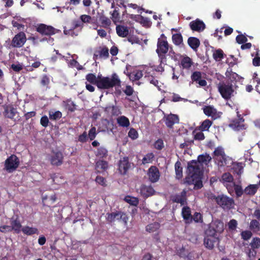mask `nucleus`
I'll return each mask as SVG.
<instances>
[{"label": "nucleus", "instance_id": "nucleus-1", "mask_svg": "<svg viewBox=\"0 0 260 260\" xmlns=\"http://www.w3.org/2000/svg\"><path fill=\"white\" fill-rule=\"evenodd\" d=\"M211 160V157L208 154L200 155L198 160H192L187 164V170L190 177L187 181L189 184H193V189L197 190L203 187L202 165H207Z\"/></svg>", "mask_w": 260, "mask_h": 260}, {"label": "nucleus", "instance_id": "nucleus-2", "mask_svg": "<svg viewBox=\"0 0 260 260\" xmlns=\"http://www.w3.org/2000/svg\"><path fill=\"white\" fill-rule=\"evenodd\" d=\"M171 46L168 42L167 37L164 34H161L160 37L157 39L156 52L158 55L159 61L161 63L166 64L167 61V53Z\"/></svg>", "mask_w": 260, "mask_h": 260}, {"label": "nucleus", "instance_id": "nucleus-3", "mask_svg": "<svg viewBox=\"0 0 260 260\" xmlns=\"http://www.w3.org/2000/svg\"><path fill=\"white\" fill-rule=\"evenodd\" d=\"M98 79L96 86L99 89H108L113 87L121 86V81L115 73L112 75L111 78L103 77L101 75H98Z\"/></svg>", "mask_w": 260, "mask_h": 260}, {"label": "nucleus", "instance_id": "nucleus-4", "mask_svg": "<svg viewBox=\"0 0 260 260\" xmlns=\"http://www.w3.org/2000/svg\"><path fill=\"white\" fill-rule=\"evenodd\" d=\"M213 156L217 162L218 166L220 167L224 166L229 167L234 163L232 158L225 154L222 147H217L215 149Z\"/></svg>", "mask_w": 260, "mask_h": 260}, {"label": "nucleus", "instance_id": "nucleus-5", "mask_svg": "<svg viewBox=\"0 0 260 260\" xmlns=\"http://www.w3.org/2000/svg\"><path fill=\"white\" fill-rule=\"evenodd\" d=\"M217 88L222 98L225 100H230L233 96L234 89L231 83L220 82L217 85Z\"/></svg>", "mask_w": 260, "mask_h": 260}, {"label": "nucleus", "instance_id": "nucleus-6", "mask_svg": "<svg viewBox=\"0 0 260 260\" xmlns=\"http://www.w3.org/2000/svg\"><path fill=\"white\" fill-rule=\"evenodd\" d=\"M212 198L215 201L217 205L224 210H230L234 206V200L227 196L224 194L217 196H213Z\"/></svg>", "mask_w": 260, "mask_h": 260}, {"label": "nucleus", "instance_id": "nucleus-7", "mask_svg": "<svg viewBox=\"0 0 260 260\" xmlns=\"http://www.w3.org/2000/svg\"><path fill=\"white\" fill-rule=\"evenodd\" d=\"M19 164L18 157L14 154H12L5 160V169L8 172L12 173L18 168Z\"/></svg>", "mask_w": 260, "mask_h": 260}, {"label": "nucleus", "instance_id": "nucleus-8", "mask_svg": "<svg viewBox=\"0 0 260 260\" xmlns=\"http://www.w3.org/2000/svg\"><path fill=\"white\" fill-rule=\"evenodd\" d=\"M36 30L42 36H50L58 32V30L51 25H47L44 23L38 24L36 26Z\"/></svg>", "mask_w": 260, "mask_h": 260}, {"label": "nucleus", "instance_id": "nucleus-9", "mask_svg": "<svg viewBox=\"0 0 260 260\" xmlns=\"http://www.w3.org/2000/svg\"><path fill=\"white\" fill-rule=\"evenodd\" d=\"M26 40L25 34L23 31H20L13 38L10 46L12 48H20L24 45Z\"/></svg>", "mask_w": 260, "mask_h": 260}, {"label": "nucleus", "instance_id": "nucleus-10", "mask_svg": "<svg viewBox=\"0 0 260 260\" xmlns=\"http://www.w3.org/2000/svg\"><path fill=\"white\" fill-rule=\"evenodd\" d=\"M107 220L110 222H114L116 220L118 221H122L126 224L127 222L128 217L127 215L121 211H116L115 212H112L111 213L107 214Z\"/></svg>", "mask_w": 260, "mask_h": 260}, {"label": "nucleus", "instance_id": "nucleus-11", "mask_svg": "<svg viewBox=\"0 0 260 260\" xmlns=\"http://www.w3.org/2000/svg\"><path fill=\"white\" fill-rule=\"evenodd\" d=\"M83 23L79 20H74L72 22L70 27L69 28L67 26L63 27V33L66 35L71 36L72 37H76L78 35V32L75 31V29L80 27H82Z\"/></svg>", "mask_w": 260, "mask_h": 260}, {"label": "nucleus", "instance_id": "nucleus-12", "mask_svg": "<svg viewBox=\"0 0 260 260\" xmlns=\"http://www.w3.org/2000/svg\"><path fill=\"white\" fill-rule=\"evenodd\" d=\"M2 107L4 109L3 114L4 117L13 119L17 113V109L14 108V106L11 104H5Z\"/></svg>", "mask_w": 260, "mask_h": 260}, {"label": "nucleus", "instance_id": "nucleus-13", "mask_svg": "<svg viewBox=\"0 0 260 260\" xmlns=\"http://www.w3.org/2000/svg\"><path fill=\"white\" fill-rule=\"evenodd\" d=\"M237 119L233 120L229 124V126L235 131H239L240 130L245 129L246 127L244 124V119L240 114L238 113Z\"/></svg>", "mask_w": 260, "mask_h": 260}, {"label": "nucleus", "instance_id": "nucleus-14", "mask_svg": "<svg viewBox=\"0 0 260 260\" xmlns=\"http://www.w3.org/2000/svg\"><path fill=\"white\" fill-rule=\"evenodd\" d=\"M10 223L12 230L15 233L19 234L21 232L22 228L18 214H14L10 218Z\"/></svg>", "mask_w": 260, "mask_h": 260}, {"label": "nucleus", "instance_id": "nucleus-15", "mask_svg": "<svg viewBox=\"0 0 260 260\" xmlns=\"http://www.w3.org/2000/svg\"><path fill=\"white\" fill-rule=\"evenodd\" d=\"M63 155L59 151H52L49 158L51 164L53 166H59L63 163Z\"/></svg>", "mask_w": 260, "mask_h": 260}, {"label": "nucleus", "instance_id": "nucleus-16", "mask_svg": "<svg viewBox=\"0 0 260 260\" xmlns=\"http://www.w3.org/2000/svg\"><path fill=\"white\" fill-rule=\"evenodd\" d=\"M204 113L208 117H211L213 120H215L220 117L221 112H218L213 106H205L203 108Z\"/></svg>", "mask_w": 260, "mask_h": 260}, {"label": "nucleus", "instance_id": "nucleus-17", "mask_svg": "<svg viewBox=\"0 0 260 260\" xmlns=\"http://www.w3.org/2000/svg\"><path fill=\"white\" fill-rule=\"evenodd\" d=\"M131 167V164L129 161L128 157H123L120 159L118 164V170L121 174L125 175Z\"/></svg>", "mask_w": 260, "mask_h": 260}, {"label": "nucleus", "instance_id": "nucleus-18", "mask_svg": "<svg viewBox=\"0 0 260 260\" xmlns=\"http://www.w3.org/2000/svg\"><path fill=\"white\" fill-rule=\"evenodd\" d=\"M147 175L149 181L152 183L157 182L160 177V173L158 169L154 166H152L149 168Z\"/></svg>", "mask_w": 260, "mask_h": 260}, {"label": "nucleus", "instance_id": "nucleus-19", "mask_svg": "<svg viewBox=\"0 0 260 260\" xmlns=\"http://www.w3.org/2000/svg\"><path fill=\"white\" fill-rule=\"evenodd\" d=\"M189 25L190 29L193 31L201 32L206 28L204 22L198 18L191 21Z\"/></svg>", "mask_w": 260, "mask_h": 260}, {"label": "nucleus", "instance_id": "nucleus-20", "mask_svg": "<svg viewBox=\"0 0 260 260\" xmlns=\"http://www.w3.org/2000/svg\"><path fill=\"white\" fill-rule=\"evenodd\" d=\"M171 200L173 203H180L181 205H184L186 204V191L183 190L180 194L172 195Z\"/></svg>", "mask_w": 260, "mask_h": 260}, {"label": "nucleus", "instance_id": "nucleus-21", "mask_svg": "<svg viewBox=\"0 0 260 260\" xmlns=\"http://www.w3.org/2000/svg\"><path fill=\"white\" fill-rule=\"evenodd\" d=\"M179 122V118L178 115L173 114H170L168 115L165 119L166 125L169 128H172L175 123H178Z\"/></svg>", "mask_w": 260, "mask_h": 260}, {"label": "nucleus", "instance_id": "nucleus-22", "mask_svg": "<svg viewBox=\"0 0 260 260\" xmlns=\"http://www.w3.org/2000/svg\"><path fill=\"white\" fill-rule=\"evenodd\" d=\"M191 79L193 82L198 83L200 86L204 87L207 85V81L202 79V73L200 71H195L191 76Z\"/></svg>", "mask_w": 260, "mask_h": 260}, {"label": "nucleus", "instance_id": "nucleus-23", "mask_svg": "<svg viewBox=\"0 0 260 260\" xmlns=\"http://www.w3.org/2000/svg\"><path fill=\"white\" fill-rule=\"evenodd\" d=\"M140 190L141 196L145 198L153 195L155 192L154 189L151 186H147L145 184H143L141 186Z\"/></svg>", "mask_w": 260, "mask_h": 260}, {"label": "nucleus", "instance_id": "nucleus-24", "mask_svg": "<svg viewBox=\"0 0 260 260\" xmlns=\"http://www.w3.org/2000/svg\"><path fill=\"white\" fill-rule=\"evenodd\" d=\"M181 215L186 223L192 222V215L190 208L188 206H184L182 209Z\"/></svg>", "mask_w": 260, "mask_h": 260}, {"label": "nucleus", "instance_id": "nucleus-25", "mask_svg": "<svg viewBox=\"0 0 260 260\" xmlns=\"http://www.w3.org/2000/svg\"><path fill=\"white\" fill-rule=\"evenodd\" d=\"M117 34L119 37L124 38L129 34V29L127 26L118 25L116 27Z\"/></svg>", "mask_w": 260, "mask_h": 260}, {"label": "nucleus", "instance_id": "nucleus-26", "mask_svg": "<svg viewBox=\"0 0 260 260\" xmlns=\"http://www.w3.org/2000/svg\"><path fill=\"white\" fill-rule=\"evenodd\" d=\"M187 43L189 47L194 51H197L200 45V41L199 39L193 37L188 38L187 40Z\"/></svg>", "mask_w": 260, "mask_h": 260}, {"label": "nucleus", "instance_id": "nucleus-27", "mask_svg": "<svg viewBox=\"0 0 260 260\" xmlns=\"http://www.w3.org/2000/svg\"><path fill=\"white\" fill-rule=\"evenodd\" d=\"M22 232L26 235L27 236H31L34 234H39L38 229L35 227H30L29 226H23L21 231Z\"/></svg>", "mask_w": 260, "mask_h": 260}, {"label": "nucleus", "instance_id": "nucleus-28", "mask_svg": "<svg viewBox=\"0 0 260 260\" xmlns=\"http://www.w3.org/2000/svg\"><path fill=\"white\" fill-rule=\"evenodd\" d=\"M112 8H114V10L111 14V19L114 23L118 22L120 20V9L114 6V3L112 4Z\"/></svg>", "mask_w": 260, "mask_h": 260}, {"label": "nucleus", "instance_id": "nucleus-29", "mask_svg": "<svg viewBox=\"0 0 260 260\" xmlns=\"http://www.w3.org/2000/svg\"><path fill=\"white\" fill-rule=\"evenodd\" d=\"M216 238L211 237H205L204 240V244L205 246L209 249H212L214 247V243L216 242Z\"/></svg>", "mask_w": 260, "mask_h": 260}, {"label": "nucleus", "instance_id": "nucleus-30", "mask_svg": "<svg viewBox=\"0 0 260 260\" xmlns=\"http://www.w3.org/2000/svg\"><path fill=\"white\" fill-rule=\"evenodd\" d=\"M192 64V59L188 56L184 57L181 60V65L183 69L188 70Z\"/></svg>", "mask_w": 260, "mask_h": 260}, {"label": "nucleus", "instance_id": "nucleus-31", "mask_svg": "<svg viewBox=\"0 0 260 260\" xmlns=\"http://www.w3.org/2000/svg\"><path fill=\"white\" fill-rule=\"evenodd\" d=\"M225 75L230 80L231 83L234 81L238 82L240 79L239 75L237 73L233 72L231 69L230 71L229 69L227 70L225 73Z\"/></svg>", "mask_w": 260, "mask_h": 260}, {"label": "nucleus", "instance_id": "nucleus-32", "mask_svg": "<svg viewBox=\"0 0 260 260\" xmlns=\"http://www.w3.org/2000/svg\"><path fill=\"white\" fill-rule=\"evenodd\" d=\"M117 123L119 126L123 127H127L130 125L128 118L125 116H120L118 117L117 118Z\"/></svg>", "mask_w": 260, "mask_h": 260}, {"label": "nucleus", "instance_id": "nucleus-33", "mask_svg": "<svg viewBox=\"0 0 260 260\" xmlns=\"http://www.w3.org/2000/svg\"><path fill=\"white\" fill-rule=\"evenodd\" d=\"M212 124L213 121L212 120L207 119L201 123V125L198 127V129L202 132L209 131Z\"/></svg>", "mask_w": 260, "mask_h": 260}, {"label": "nucleus", "instance_id": "nucleus-34", "mask_svg": "<svg viewBox=\"0 0 260 260\" xmlns=\"http://www.w3.org/2000/svg\"><path fill=\"white\" fill-rule=\"evenodd\" d=\"M108 152L107 149L105 147L101 146L97 149L95 155L100 158H106L108 156Z\"/></svg>", "mask_w": 260, "mask_h": 260}, {"label": "nucleus", "instance_id": "nucleus-35", "mask_svg": "<svg viewBox=\"0 0 260 260\" xmlns=\"http://www.w3.org/2000/svg\"><path fill=\"white\" fill-rule=\"evenodd\" d=\"M172 41L176 46H180L183 44V37L181 34H175L172 35Z\"/></svg>", "mask_w": 260, "mask_h": 260}, {"label": "nucleus", "instance_id": "nucleus-36", "mask_svg": "<svg viewBox=\"0 0 260 260\" xmlns=\"http://www.w3.org/2000/svg\"><path fill=\"white\" fill-rule=\"evenodd\" d=\"M210 224L213 226L217 233H220L223 231V223L220 220H215Z\"/></svg>", "mask_w": 260, "mask_h": 260}, {"label": "nucleus", "instance_id": "nucleus-37", "mask_svg": "<svg viewBox=\"0 0 260 260\" xmlns=\"http://www.w3.org/2000/svg\"><path fill=\"white\" fill-rule=\"evenodd\" d=\"M249 229L253 232H257L260 231V223L256 219L251 220L249 224Z\"/></svg>", "mask_w": 260, "mask_h": 260}, {"label": "nucleus", "instance_id": "nucleus-38", "mask_svg": "<svg viewBox=\"0 0 260 260\" xmlns=\"http://www.w3.org/2000/svg\"><path fill=\"white\" fill-rule=\"evenodd\" d=\"M224 54L221 49L215 50L213 53V57L216 61H220L224 58Z\"/></svg>", "mask_w": 260, "mask_h": 260}, {"label": "nucleus", "instance_id": "nucleus-39", "mask_svg": "<svg viewBox=\"0 0 260 260\" xmlns=\"http://www.w3.org/2000/svg\"><path fill=\"white\" fill-rule=\"evenodd\" d=\"M257 190L256 185L250 184L246 187L244 190L245 193L248 195H254Z\"/></svg>", "mask_w": 260, "mask_h": 260}, {"label": "nucleus", "instance_id": "nucleus-40", "mask_svg": "<svg viewBox=\"0 0 260 260\" xmlns=\"http://www.w3.org/2000/svg\"><path fill=\"white\" fill-rule=\"evenodd\" d=\"M160 228L159 223L155 222L148 224L146 227V230L149 233H152L156 231Z\"/></svg>", "mask_w": 260, "mask_h": 260}, {"label": "nucleus", "instance_id": "nucleus-41", "mask_svg": "<svg viewBox=\"0 0 260 260\" xmlns=\"http://www.w3.org/2000/svg\"><path fill=\"white\" fill-rule=\"evenodd\" d=\"M217 233L216 231L214 229L213 226L210 224L208 229L205 231V237L216 238Z\"/></svg>", "mask_w": 260, "mask_h": 260}, {"label": "nucleus", "instance_id": "nucleus-42", "mask_svg": "<svg viewBox=\"0 0 260 260\" xmlns=\"http://www.w3.org/2000/svg\"><path fill=\"white\" fill-rule=\"evenodd\" d=\"M99 21L102 26L105 28H108L111 24V20L104 15L100 17Z\"/></svg>", "mask_w": 260, "mask_h": 260}, {"label": "nucleus", "instance_id": "nucleus-43", "mask_svg": "<svg viewBox=\"0 0 260 260\" xmlns=\"http://www.w3.org/2000/svg\"><path fill=\"white\" fill-rule=\"evenodd\" d=\"M124 200L132 206H137L139 204V200L136 197L127 196L125 197Z\"/></svg>", "mask_w": 260, "mask_h": 260}, {"label": "nucleus", "instance_id": "nucleus-44", "mask_svg": "<svg viewBox=\"0 0 260 260\" xmlns=\"http://www.w3.org/2000/svg\"><path fill=\"white\" fill-rule=\"evenodd\" d=\"M116 4V6L119 9H122V12L123 15H125L126 13V5H125V1L124 0H115L114 4Z\"/></svg>", "mask_w": 260, "mask_h": 260}, {"label": "nucleus", "instance_id": "nucleus-45", "mask_svg": "<svg viewBox=\"0 0 260 260\" xmlns=\"http://www.w3.org/2000/svg\"><path fill=\"white\" fill-rule=\"evenodd\" d=\"M175 170L177 177L178 178L182 177V168L181 163L179 161H177L175 164Z\"/></svg>", "mask_w": 260, "mask_h": 260}, {"label": "nucleus", "instance_id": "nucleus-46", "mask_svg": "<svg viewBox=\"0 0 260 260\" xmlns=\"http://www.w3.org/2000/svg\"><path fill=\"white\" fill-rule=\"evenodd\" d=\"M86 79L90 83L97 85L98 82V76L96 77L95 75L89 73L86 75Z\"/></svg>", "mask_w": 260, "mask_h": 260}, {"label": "nucleus", "instance_id": "nucleus-47", "mask_svg": "<svg viewBox=\"0 0 260 260\" xmlns=\"http://www.w3.org/2000/svg\"><path fill=\"white\" fill-rule=\"evenodd\" d=\"M95 167L97 169L105 171L108 167V164L106 161L100 160L96 162Z\"/></svg>", "mask_w": 260, "mask_h": 260}, {"label": "nucleus", "instance_id": "nucleus-48", "mask_svg": "<svg viewBox=\"0 0 260 260\" xmlns=\"http://www.w3.org/2000/svg\"><path fill=\"white\" fill-rule=\"evenodd\" d=\"M62 117V113L59 111L52 112L50 111L49 112V117L51 120H57Z\"/></svg>", "mask_w": 260, "mask_h": 260}, {"label": "nucleus", "instance_id": "nucleus-49", "mask_svg": "<svg viewBox=\"0 0 260 260\" xmlns=\"http://www.w3.org/2000/svg\"><path fill=\"white\" fill-rule=\"evenodd\" d=\"M40 83L41 85L46 89L49 88V85L50 84V78L46 74L43 75L40 81Z\"/></svg>", "mask_w": 260, "mask_h": 260}, {"label": "nucleus", "instance_id": "nucleus-50", "mask_svg": "<svg viewBox=\"0 0 260 260\" xmlns=\"http://www.w3.org/2000/svg\"><path fill=\"white\" fill-rule=\"evenodd\" d=\"M154 157V155L152 152L146 154L142 159V164L145 165L146 164L151 163Z\"/></svg>", "mask_w": 260, "mask_h": 260}, {"label": "nucleus", "instance_id": "nucleus-51", "mask_svg": "<svg viewBox=\"0 0 260 260\" xmlns=\"http://www.w3.org/2000/svg\"><path fill=\"white\" fill-rule=\"evenodd\" d=\"M250 246L253 249H258L260 247V238L258 237L253 238L250 243Z\"/></svg>", "mask_w": 260, "mask_h": 260}, {"label": "nucleus", "instance_id": "nucleus-52", "mask_svg": "<svg viewBox=\"0 0 260 260\" xmlns=\"http://www.w3.org/2000/svg\"><path fill=\"white\" fill-rule=\"evenodd\" d=\"M65 107L67 109L71 112H73L75 110V105L74 102L71 100H67L64 102Z\"/></svg>", "mask_w": 260, "mask_h": 260}, {"label": "nucleus", "instance_id": "nucleus-53", "mask_svg": "<svg viewBox=\"0 0 260 260\" xmlns=\"http://www.w3.org/2000/svg\"><path fill=\"white\" fill-rule=\"evenodd\" d=\"M110 109H111L112 114L114 116H118L121 113L119 108L116 106L107 107L105 108V111H108V110Z\"/></svg>", "mask_w": 260, "mask_h": 260}, {"label": "nucleus", "instance_id": "nucleus-54", "mask_svg": "<svg viewBox=\"0 0 260 260\" xmlns=\"http://www.w3.org/2000/svg\"><path fill=\"white\" fill-rule=\"evenodd\" d=\"M252 233L250 231L245 230L241 233V238L245 241H247L251 238Z\"/></svg>", "mask_w": 260, "mask_h": 260}, {"label": "nucleus", "instance_id": "nucleus-55", "mask_svg": "<svg viewBox=\"0 0 260 260\" xmlns=\"http://www.w3.org/2000/svg\"><path fill=\"white\" fill-rule=\"evenodd\" d=\"M99 55L100 57L107 58L109 56L108 48L106 47L102 48L99 51Z\"/></svg>", "mask_w": 260, "mask_h": 260}, {"label": "nucleus", "instance_id": "nucleus-56", "mask_svg": "<svg viewBox=\"0 0 260 260\" xmlns=\"http://www.w3.org/2000/svg\"><path fill=\"white\" fill-rule=\"evenodd\" d=\"M96 135L97 133L96 131V127L94 126H91V128L88 132V134L87 135L90 141H92L95 138Z\"/></svg>", "mask_w": 260, "mask_h": 260}, {"label": "nucleus", "instance_id": "nucleus-57", "mask_svg": "<svg viewBox=\"0 0 260 260\" xmlns=\"http://www.w3.org/2000/svg\"><path fill=\"white\" fill-rule=\"evenodd\" d=\"M194 221L195 222L202 223L203 222V217L202 214L199 212H195L193 216H192V221Z\"/></svg>", "mask_w": 260, "mask_h": 260}, {"label": "nucleus", "instance_id": "nucleus-58", "mask_svg": "<svg viewBox=\"0 0 260 260\" xmlns=\"http://www.w3.org/2000/svg\"><path fill=\"white\" fill-rule=\"evenodd\" d=\"M221 179L224 182H232L233 180V177L230 173H225L222 174Z\"/></svg>", "mask_w": 260, "mask_h": 260}, {"label": "nucleus", "instance_id": "nucleus-59", "mask_svg": "<svg viewBox=\"0 0 260 260\" xmlns=\"http://www.w3.org/2000/svg\"><path fill=\"white\" fill-rule=\"evenodd\" d=\"M128 136L132 140H136L138 138L139 135L135 128H131L128 133Z\"/></svg>", "mask_w": 260, "mask_h": 260}, {"label": "nucleus", "instance_id": "nucleus-60", "mask_svg": "<svg viewBox=\"0 0 260 260\" xmlns=\"http://www.w3.org/2000/svg\"><path fill=\"white\" fill-rule=\"evenodd\" d=\"M154 147L157 150H161L164 147L163 140L161 139H159L156 140L154 143Z\"/></svg>", "mask_w": 260, "mask_h": 260}, {"label": "nucleus", "instance_id": "nucleus-61", "mask_svg": "<svg viewBox=\"0 0 260 260\" xmlns=\"http://www.w3.org/2000/svg\"><path fill=\"white\" fill-rule=\"evenodd\" d=\"M246 254L248 258H254L256 256L257 254V251L256 249H253L252 248H249L247 251H246Z\"/></svg>", "mask_w": 260, "mask_h": 260}, {"label": "nucleus", "instance_id": "nucleus-62", "mask_svg": "<svg viewBox=\"0 0 260 260\" xmlns=\"http://www.w3.org/2000/svg\"><path fill=\"white\" fill-rule=\"evenodd\" d=\"M237 42L239 44H242L246 43L247 41V38L243 35H239L236 38Z\"/></svg>", "mask_w": 260, "mask_h": 260}, {"label": "nucleus", "instance_id": "nucleus-63", "mask_svg": "<svg viewBox=\"0 0 260 260\" xmlns=\"http://www.w3.org/2000/svg\"><path fill=\"white\" fill-rule=\"evenodd\" d=\"M134 80H139L143 77V72L141 71L138 70L134 72L132 74Z\"/></svg>", "mask_w": 260, "mask_h": 260}, {"label": "nucleus", "instance_id": "nucleus-64", "mask_svg": "<svg viewBox=\"0 0 260 260\" xmlns=\"http://www.w3.org/2000/svg\"><path fill=\"white\" fill-rule=\"evenodd\" d=\"M237 224L238 223L236 220L234 219H231L228 223L229 230L232 231L236 230L237 226Z\"/></svg>", "mask_w": 260, "mask_h": 260}]
</instances>
